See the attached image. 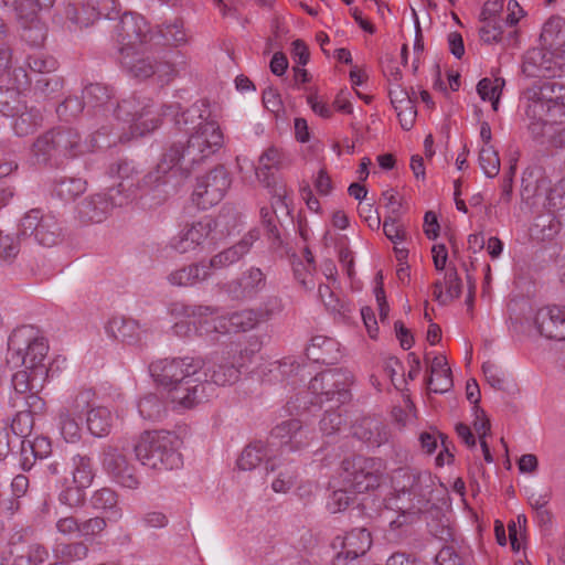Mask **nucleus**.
<instances>
[{
  "mask_svg": "<svg viewBox=\"0 0 565 565\" xmlns=\"http://www.w3.org/2000/svg\"><path fill=\"white\" fill-rule=\"evenodd\" d=\"M226 354L218 356L214 353L213 366L203 373L205 362L200 356L158 360L150 364L149 371L172 403L183 408H192L207 397V376L220 386L231 385L239 380L242 364L237 363L235 356L231 358L230 352Z\"/></svg>",
  "mask_w": 565,
  "mask_h": 565,
  "instance_id": "f257e3e1",
  "label": "nucleus"
},
{
  "mask_svg": "<svg viewBox=\"0 0 565 565\" xmlns=\"http://www.w3.org/2000/svg\"><path fill=\"white\" fill-rule=\"evenodd\" d=\"M224 145V137L215 121H200L185 143L175 142L169 148L170 156L179 161L181 177H189L191 172L209 157L217 152Z\"/></svg>",
  "mask_w": 565,
  "mask_h": 565,
  "instance_id": "f03ea898",
  "label": "nucleus"
},
{
  "mask_svg": "<svg viewBox=\"0 0 565 565\" xmlns=\"http://www.w3.org/2000/svg\"><path fill=\"white\" fill-rule=\"evenodd\" d=\"M7 362L12 367H26L33 370V376L38 380H47L50 369L47 366L49 344L44 337L32 326H24L13 331L8 342Z\"/></svg>",
  "mask_w": 565,
  "mask_h": 565,
  "instance_id": "7ed1b4c3",
  "label": "nucleus"
},
{
  "mask_svg": "<svg viewBox=\"0 0 565 565\" xmlns=\"http://www.w3.org/2000/svg\"><path fill=\"white\" fill-rule=\"evenodd\" d=\"M83 99L86 106L85 121L92 130L94 147H110L115 143V140H107L110 136V117L116 104L114 89L100 83L89 84L83 89Z\"/></svg>",
  "mask_w": 565,
  "mask_h": 565,
  "instance_id": "20e7f679",
  "label": "nucleus"
},
{
  "mask_svg": "<svg viewBox=\"0 0 565 565\" xmlns=\"http://www.w3.org/2000/svg\"><path fill=\"white\" fill-rule=\"evenodd\" d=\"M526 119H547L551 124L565 121V86L555 82L533 85L522 93Z\"/></svg>",
  "mask_w": 565,
  "mask_h": 565,
  "instance_id": "39448f33",
  "label": "nucleus"
},
{
  "mask_svg": "<svg viewBox=\"0 0 565 565\" xmlns=\"http://www.w3.org/2000/svg\"><path fill=\"white\" fill-rule=\"evenodd\" d=\"M161 116L160 109L149 97L131 95L120 102L116 100L109 124L110 136L114 135L115 122L121 121L129 124L134 136L142 137L160 126Z\"/></svg>",
  "mask_w": 565,
  "mask_h": 565,
  "instance_id": "423d86ee",
  "label": "nucleus"
},
{
  "mask_svg": "<svg viewBox=\"0 0 565 565\" xmlns=\"http://www.w3.org/2000/svg\"><path fill=\"white\" fill-rule=\"evenodd\" d=\"M81 152V136L73 128L51 129L39 136L32 145L36 162L44 164H58L63 159L74 158Z\"/></svg>",
  "mask_w": 565,
  "mask_h": 565,
  "instance_id": "0eeeda50",
  "label": "nucleus"
},
{
  "mask_svg": "<svg viewBox=\"0 0 565 565\" xmlns=\"http://www.w3.org/2000/svg\"><path fill=\"white\" fill-rule=\"evenodd\" d=\"M183 441L169 430H145L122 448L119 457L135 455L136 459H170L180 457L179 449Z\"/></svg>",
  "mask_w": 565,
  "mask_h": 565,
  "instance_id": "6e6552de",
  "label": "nucleus"
},
{
  "mask_svg": "<svg viewBox=\"0 0 565 565\" xmlns=\"http://www.w3.org/2000/svg\"><path fill=\"white\" fill-rule=\"evenodd\" d=\"M31 85V78L23 67L0 70V113L7 117L15 115L26 105L21 90Z\"/></svg>",
  "mask_w": 565,
  "mask_h": 565,
  "instance_id": "1a4fd4ad",
  "label": "nucleus"
},
{
  "mask_svg": "<svg viewBox=\"0 0 565 565\" xmlns=\"http://www.w3.org/2000/svg\"><path fill=\"white\" fill-rule=\"evenodd\" d=\"M353 383V374L344 369H330L316 375L309 384V390L319 403L332 401L344 404L349 397V386Z\"/></svg>",
  "mask_w": 565,
  "mask_h": 565,
  "instance_id": "9d476101",
  "label": "nucleus"
},
{
  "mask_svg": "<svg viewBox=\"0 0 565 565\" xmlns=\"http://www.w3.org/2000/svg\"><path fill=\"white\" fill-rule=\"evenodd\" d=\"M171 154L170 148H168L159 163L143 175V178L137 182V190L152 193L153 199L159 202L164 201L173 190L171 185V178L180 174L179 161Z\"/></svg>",
  "mask_w": 565,
  "mask_h": 565,
  "instance_id": "9b49d317",
  "label": "nucleus"
},
{
  "mask_svg": "<svg viewBox=\"0 0 565 565\" xmlns=\"http://www.w3.org/2000/svg\"><path fill=\"white\" fill-rule=\"evenodd\" d=\"M20 234L33 236L35 242L46 247H52L62 241V228L56 217L39 209L29 211L22 217Z\"/></svg>",
  "mask_w": 565,
  "mask_h": 565,
  "instance_id": "f8f14e48",
  "label": "nucleus"
},
{
  "mask_svg": "<svg viewBox=\"0 0 565 565\" xmlns=\"http://www.w3.org/2000/svg\"><path fill=\"white\" fill-rule=\"evenodd\" d=\"M231 183L227 169L224 166H217L196 179L193 196L201 209H209L222 201Z\"/></svg>",
  "mask_w": 565,
  "mask_h": 565,
  "instance_id": "ddd939ff",
  "label": "nucleus"
},
{
  "mask_svg": "<svg viewBox=\"0 0 565 565\" xmlns=\"http://www.w3.org/2000/svg\"><path fill=\"white\" fill-rule=\"evenodd\" d=\"M218 222L220 220L204 216L196 222L186 223L179 234L171 239L170 246L175 252L185 254L199 247H204L206 243H214L216 239L214 231Z\"/></svg>",
  "mask_w": 565,
  "mask_h": 565,
  "instance_id": "4468645a",
  "label": "nucleus"
},
{
  "mask_svg": "<svg viewBox=\"0 0 565 565\" xmlns=\"http://www.w3.org/2000/svg\"><path fill=\"white\" fill-rule=\"evenodd\" d=\"M266 321V315L257 309H244L226 316L213 318L201 326L205 332L226 334L231 332H246Z\"/></svg>",
  "mask_w": 565,
  "mask_h": 565,
  "instance_id": "2eb2a0df",
  "label": "nucleus"
},
{
  "mask_svg": "<svg viewBox=\"0 0 565 565\" xmlns=\"http://www.w3.org/2000/svg\"><path fill=\"white\" fill-rule=\"evenodd\" d=\"M522 71L527 77H561L565 75V57L533 47L524 55Z\"/></svg>",
  "mask_w": 565,
  "mask_h": 565,
  "instance_id": "dca6fc26",
  "label": "nucleus"
},
{
  "mask_svg": "<svg viewBox=\"0 0 565 565\" xmlns=\"http://www.w3.org/2000/svg\"><path fill=\"white\" fill-rule=\"evenodd\" d=\"M126 204L125 198H117L114 191L89 195L76 206V217L84 224L100 223L107 218L115 206Z\"/></svg>",
  "mask_w": 565,
  "mask_h": 565,
  "instance_id": "f3484780",
  "label": "nucleus"
},
{
  "mask_svg": "<svg viewBox=\"0 0 565 565\" xmlns=\"http://www.w3.org/2000/svg\"><path fill=\"white\" fill-rule=\"evenodd\" d=\"M371 546V533L364 527L339 535L332 542V547L337 551L333 565H348V561H354L364 555Z\"/></svg>",
  "mask_w": 565,
  "mask_h": 565,
  "instance_id": "a211bd4d",
  "label": "nucleus"
},
{
  "mask_svg": "<svg viewBox=\"0 0 565 565\" xmlns=\"http://www.w3.org/2000/svg\"><path fill=\"white\" fill-rule=\"evenodd\" d=\"M341 479L348 489L356 493L371 491L381 486L373 461H343Z\"/></svg>",
  "mask_w": 565,
  "mask_h": 565,
  "instance_id": "6ab92c4d",
  "label": "nucleus"
},
{
  "mask_svg": "<svg viewBox=\"0 0 565 565\" xmlns=\"http://www.w3.org/2000/svg\"><path fill=\"white\" fill-rule=\"evenodd\" d=\"M149 33L150 28L143 17L134 12L124 13L115 28L117 42L121 45L120 54L122 50L129 52L147 42Z\"/></svg>",
  "mask_w": 565,
  "mask_h": 565,
  "instance_id": "aec40b11",
  "label": "nucleus"
},
{
  "mask_svg": "<svg viewBox=\"0 0 565 565\" xmlns=\"http://www.w3.org/2000/svg\"><path fill=\"white\" fill-rule=\"evenodd\" d=\"M265 287V274L257 267H250L238 278L225 282L222 290L234 300H246L255 298Z\"/></svg>",
  "mask_w": 565,
  "mask_h": 565,
  "instance_id": "412c9836",
  "label": "nucleus"
},
{
  "mask_svg": "<svg viewBox=\"0 0 565 565\" xmlns=\"http://www.w3.org/2000/svg\"><path fill=\"white\" fill-rule=\"evenodd\" d=\"M541 335L565 341V306H547L537 310L534 319Z\"/></svg>",
  "mask_w": 565,
  "mask_h": 565,
  "instance_id": "4be33fe9",
  "label": "nucleus"
},
{
  "mask_svg": "<svg viewBox=\"0 0 565 565\" xmlns=\"http://www.w3.org/2000/svg\"><path fill=\"white\" fill-rule=\"evenodd\" d=\"M270 448L278 447L288 451L300 449L307 445L306 431L299 419H288L276 425L270 433Z\"/></svg>",
  "mask_w": 565,
  "mask_h": 565,
  "instance_id": "5701e85b",
  "label": "nucleus"
},
{
  "mask_svg": "<svg viewBox=\"0 0 565 565\" xmlns=\"http://www.w3.org/2000/svg\"><path fill=\"white\" fill-rule=\"evenodd\" d=\"M352 435L367 448H377L388 440L386 426L379 417L365 416L352 425Z\"/></svg>",
  "mask_w": 565,
  "mask_h": 565,
  "instance_id": "b1692460",
  "label": "nucleus"
},
{
  "mask_svg": "<svg viewBox=\"0 0 565 565\" xmlns=\"http://www.w3.org/2000/svg\"><path fill=\"white\" fill-rule=\"evenodd\" d=\"M24 409L19 411L11 422V429L18 437L28 436L34 425V415L42 414L45 402L38 394L29 393L23 397Z\"/></svg>",
  "mask_w": 565,
  "mask_h": 565,
  "instance_id": "393cba45",
  "label": "nucleus"
},
{
  "mask_svg": "<svg viewBox=\"0 0 565 565\" xmlns=\"http://www.w3.org/2000/svg\"><path fill=\"white\" fill-rule=\"evenodd\" d=\"M258 238L257 230L249 231L238 243L214 255L207 263L210 269H221L237 263L250 250Z\"/></svg>",
  "mask_w": 565,
  "mask_h": 565,
  "instance_id": "a878e982",
  "label": "nucleus"
},
{
  "mask_svg": "<svg viewBox=\"0 0 565 565\" xmlns=\"http://www.w3.org/2000/svg\"><path fill=\"white\" fill-rule=\"evenodd\" d=\"M109 173L120 179V182L109 191H114L117 198H125L127 203L137 192L135 164L128 160H120L110 167Z\"/></svg>",
  "mask_w": 565,
  "mask_h": 565,
  "instance_id": "bb28decb",
  "label": "nucleus"
},
{
  "mask_svg": "<svg viewBox=\"0 0 565 565\" xmlns=\"http://www.w3.org/2000/svg\"><path fill=\"white\" fill-rule=\"evenodd\" d=\"M211 269L207 263H193L171 271L167 279L170 285L177 287H191L203 282L211 277Z\"/></svg>",
  "mask_w": 565,
  "mask_h": 565,
  "instance_id": "cd10ccee",
  "label": "nucleus"
},
{
  "mask_svg": "<svg viewBox=\"0 0 565 565\" xmlns=\"http://www.w3.org/2000/svg\"><path fill=\"white\" fill-rule=\"evenodd\" d=\"M306 355L316 363L333 364L340 358L339 343L324 335H316L306 349Z\"/></svg>",
  "mask_w": 565,
  "mask_h": 565,
  "instance_id": "c85d7f7f",
  "label": "nucleus"
},
{
  "mask_svg": "<svg viewBox=\"0 0 565 565\" xmlns=\"http://www.w3.org/2000/svg\"><path fill=\"white\" fill-rule=\"evenodd\" d=\"M126 51L127 50H122L121 64L131 76L146 79L154 75L156 60L152 56L141 54L135 50Z\"/></svg>",
  "mask_w": 565,
  "mask_h": 565,
  "instance_id": "c756f323",
  "label": "nucleus"
},
{
  "mask_svg": "<svg viewBox=\"0 0 565 565\" xmlns=\"http://www.w3.org/2000/svg\"><path fill=\"white\" fill-rule=\"evenodd\" d=\"M284 157V152L276 147H269L259 157L256 177L266 188H270L277 181V178L270 173V170L279 169Z\"/></svg>",
  "mask_w": 565,
  "mask_h": 565,
  "instance_id": "7c9ffc66",
  "label": "nucleus"
},
{
  "mask_svg": "<svg viewBox=\"0 0 565 565\" xmlns=\"http://www.w3.org/2000/svg\"><path fill=\"white\" fill-rule=\"evenodd\" d=\"M428 390L434 393H446L452 387L451 370L445 356H435L430 365Z\"/></svg>",
  "mask_w": 565,
  "mask_h": 565,
  "instance_id": "2f4dec72",
  "label": "nucleus"
},
{
  "mask_svg": "<svg viewBox=\"0 0 565 565\" xmlns=\"http://www.w3.org/2000/svg\"><path fill=\"white\" fill-rule=\"evenodd\" d=\"M72 473L76 490L68 489L61 498L62 501L67 502L70 505L77 504L82 501L81 489L89 487L94 478L89 461H77Z\"/></svg>",
  "mask_w": 565,
  "mask_h": 565,
  "instance_id": "473e14b6",
  "label": "nucleus"
},
{
  "mask_svg": "<svg viewBox=\"0 0 565 565\" xmlns=\"http://www.w3.org/2000/svg\"><path fill=\"white\" fill-rule=\"evenodd\" d=\"M113 424L114 416L109 408L98 405L88 409L86 427L94 437L107 436L111 431Z\"/></svg>",
  "mask_w": 565,
  "mask_h": 565,
  "instance_id": "72a5a7b5",
  "label": "nucleus"
},
{
  "mask_svg": "<svg viewBox=\"0 0 565 565\" xmlns=\"http://www.w3.org/2000/svg\"><path fill=\"white\" fill-rule=\"evenodd\" d=\"M14 119L12 127L14 134L19 137H24L33 134L43 121V116L35 107L24 106V109L19 111Z\"/></svg>",
  "mask_w": 565,
  "mask_h": 565,
  "instance_id": "f704fd0d",
  "label": "nucleus"
},
{
  "mask_svg": "<svg viewBox=\"0 0 565 565\" xmlns=\"http://www.w3.org/2000/svg\"><path fill=\"white\" fill-rule=\"evenodd\" d=\"M78 415L70 413L67 409L60 408L56 416V426L62 438L68 444H76L82 438V425Z\"/></svg>",
  "mask_w": 565,
  "mask_h": 565,
  "instance_id": "c9c22d12",
  "label": "nucleus"
},
{
  "mask_svg": "<svg viewBox=\"0 0 565 565\" xmlns=\"http://www.w3.org/2000/svg\"><path fill=\"white\" fill-rule=\"evenodd\" d=\"M64 14L70 22V30L87 28L98 20L97 13L92 10L87 3H83L82 6L67 3L64 9Z\"/></svg>",
  "mask_w": 565,
  "mask_h": 565,
  "instance_id": "e433bc0d",
  "label": "nucleus"
},
{
  "mask_svg": "<svg viewBox=\"0 0 565 565\" xmlns=\"http://www.w3.org/2000/svg\"><path fill=\"white\" fill-rule=\"evenodd\" d=\"M86 190V181L75 177H58L53 182L52 193L63 201H72Z\"/></svg>",
  "mask_w": 565,
  "mask_h": 565,
  "instance_id": "4c0bfd02",
  "label": "nucleus"
},
{
  "mask_svg": "<svg viewBox=\"0 0 565 565\" xmlns=\"http://www.w3.org/2000/svg\"><path fill=\"white\" fill-rule=\"evenodd\" d=\"M106 471L122 487L134 489L138 486V477L131 461H105Z\"/></svg>",
  "mask_w": 565,
  "mask_h": 565,
  "instance_id": "58836bf2",
  "label": "nucleus"
},
{
  "mask_svg": "<svg viewBox=\"0 0 565 565\" xmlns=\"http://www.w3.org/2000/svg\"><path fill=\"white\" fill-rule=\"evenodd\" d=\"M544 44L558 49L565 44V20L559 17L548 19L541 32Z\"/></svg>",
  "mask_w": 565,
  "mask_h": 565,
  "instance_id": "ea45409f",
  "label": "nucleus"
},
{
  "mask_svg": "<svg viewBox=\"0 0 565 565\" xmlns=\"http://www.w3.org/2000/svg\"><path fill=\"white\" fill-rule=\"evenodd\" d=\"M96 399V392L93 388H81L73 396L68 398L66 405L61 408L67 409L74 415H78L82 418V414H88V409L95 407L94 403Z\"/></svg>",
  "mask_w": 565,
  "mask_h": 565,
  "instance_id": "a19ab883",
  "label": "nucleus"
},
{
  "mask_svg": "<svg viewBox=\"0 0 565 565\" xmlns=\"http://www.w3.org/2000/svg\"><path fill=\"white\" fill-rule=\"evenodd\" d=\"M21 459H46L52 454V444L47 437L39 436L34 439L20 440Z\"/></svg>",
  "mask_w": 565,
  "mask_h": 565,
  "instance_id": "79ce46f5",
  "label": "nucleus"
},
{
  "mask_svg": "<svg viewBox=\"0 0 565 565\" xmlns=\"http://www.w3.org/2000/svg\"><path fill=\"white\" fill-rule=\"evenodd\" d=\"M30 78L31 83H33V92L39 97H51L58 93L63 87L62 77L54 72Z\"/></svg>",
  "mask_w": 565,
  "mask_h": 565,
  "instance_id": "37998d69",
  "label": "nucleus"
},
{
  "mask_svg": "<svg viewBox=\"0 0 565 565\" xmlns=\"http://www.w3.org/2000/svg\"><path fill=\"white\" fill-rule=\"evenodd\" d=\"M92 505L96 510H103L108 514V519L114 521L120 519L121 512L117 508L116 493L109 489H102L92 497Z\"/></svg>",
  "mask_w": 565,
  "mask_h": 565,
  "instance_id": "c03bdc74",
  "label": "nucleus"
},
{
  "mask_svg": "<svg viewBox=\"0 0 565 565\" xmlns=\"http://www.w3.org/2000/svg\"><path fill=\"white\" fill-rule=\"evenodd\" d=\"M45 381L35 379L33 370H28L26 367L17 371L11 380L15 394L21 395L22 398L28 395L29 391L42 387Z\"/></svg>",
  "mask_w": 565,
  "mask_h": 565,
  "instance_id": "a18cd8bd",
  "label": "nucleus"
},
{
  "mask_svg": "<svg viewBox=\"0 0 565 565\" xmlns=\"http://www.w3.org/2000/svg\"><path fill=\"white\" fill-rule=\"evenodd\" d=\"M472 411L475 416L473 428L480 440L483 459H493L490 448L486 441V436L490 433V420L480 406H473Z\"/></svg>",
  "mask_w": 565,
  "mask_h": 565,
  "instance_id": "49530a36",
  "label": "nucleus"
},
{
  "mask_svg": "<svg viewBox=\"0 0 565 565\" xmlns=\"http://www.w3.org/2000/svg\"><path fill=\"white\" fill-rule=\"evenodd\" d=\"M290 259L295 279L305 290H312L316 285L313 279L316 267L303 263L296 254H292Z\"/></svg>",
  "mask_w": 565,
  "mask_h": 565,
  "instance_id": "de8ad7c7",
  "label": "nucleus"
},
{
  "mask_svg": "<svg viewBox=\"0 0 565 565\" xmlns=\"http://www.w3.org/2000/svg\"><path fill=\"white\" fill-rule=\"evenodd\" d=\"M26 65L31 71L30 77H38L51 72H55L57 68V62L51 56H46L43 53H34L26 57Z\"/></svg>",
  "mask_w": 565,
  "mask_h": 565,
  "instance_id": "09e8293b",
  "label": "nucleus"
},
{
  "mask_svg": "<svg viewBox=\"0 0 565 565\" xmlns=\"http://www.w3.org/2000/svg\"><path fill=\"white\" fill-rule=\"evenodd\" d=\"M168 311L174 319L190 318V317H204L212 315L214 310L209 306H190L181 301L171 302Z\"/></svg>",
  "mask_w": 565,
  "mask_h": 565,
  "instance_id": "8fccbe9b",
  "label": "nucleus"
},
{
  "mask_svg": "<svg viewBox=\"0 0 565 565\" xmlns=\"http://www.w3.org/2000/svg\"><path fill=\"white\" fill-rule=\"evenodd\" d=\"M139 414L150 420H158L164 414V405L154 394H148L138 403Z\"/></svg>",
  "mask_w": 565,
  "mask_h": 565,
  "instance_id": "3c124183",
  "label": "nucleus"
},
{
  "mask_svg": "<svg viewBox=\"0 0 565 565\" xmlns=\"http://www.w3.org/2000/svg\"><path fill=\"white\" fill-rule=\"evenodd\" d=\"M479 164L488 178H494L499 173L500 159L493 146H483L480 149Z\"/></svg>",
  "mask_w": 565,
  "mask_h": 565,
  "instance_id": "603ef678",
  "label": "nucleus"
},
{
  "mask_svg": "<svg viewBox=\"0 0 565 565\" xmlns=\"http://www.w3.org/2000/svg\"><path fill=\"white\" fill-rule=\"evenodd\" d=\"M85 110L86 106L83 97L79 98L77 96H70L65 98L56 108L57 116L64 121H71L77 118L79 114H85Z\"/></svg>",
  "mask_w": 565,
  "mask_h": 565,
  "instance_id": "864d4df0",
  "label": "nucleus"
},
{
  "mask_svg": "<svg viewBox=\"0 0 565 565\" xmlns=\"http://www.w3.org/2000/svg\"><path fill=\"white\" fill-rule=\"evenodd\" d=\"M20 253L19 237L0 231V262L11 265Z\"/></svg>",
  "mask_w": 565,
  "mask_h": 565,
  "instance_id": "5fc2aeb1",
  "label": "nucleus"
},
{
  "mask_svg": "<svg viewBox=\"0 0 565 565\" xmlns=\"http://www.w3.org/2000/svg\"><path fill=\"white\" fill-rule=\"evenodd\" d=\"M277 469L278 475L271 482V489L276 493H287L295 483L296 473L289 466L286 465L270 467L271 471H275Z\"/></svg>",
  "mask_w": 565,
  "mask_h": 565,
  "instance_id": "6e6d98bb",
  "label": "nucleus"
},
{
  "mask_svg": "<svg viewBox=\"0 0 565 565\" xmlns=\"http://www.w3.org/2000/svg\"><path fill=\"white\" fill-rule=\"evenodd\" d=\"M45 36V28L38 19H31V21L22 28L21 39L31 46L42 45Z\"/></svg>",
  "mask_w": 565,
  "mask_h": 565,
  "instance_id": "4d7b16f0",
  "label": "nucleus"
},
{
  "mask_svg": "<svg viewBox=\"0 0 565 565\" xmlns=\"http://www.w3.org/2000/svg\"><path fill=\"white\" fill-rule=\"evenodd\" d=\"M318 295L327 310L330 312L344 316L348 311L345 303L335 296L328 285H319Z\"/></svg>",
  "mask_w": 565,
  "mask_h": 565,
  "instance_id": "13d9d810",
  "label": "nucleus"
},
{
  "mask_svg": "<svg viewBox=\"0 0 565 565\" xmlns=\"http://www.w3.org/2000/svg\"><path fill=\"white\" fill-rule=\"evenodd\" d=\"M162 38L172 45H179L186 42V33L183 22L175 19L170 23H166L160 30Z\"/></svg>",
  "mask_w": 565,
  "mask_h": 565,
  "instance_id": "bf43d9fd",
  "label": "nucleus"
},
{
  "mask_svg": "<svg viewBox=\"0 0 565 565\" xmlns=\"http://www.w3.org/2000/svg\"><path fill=\"white\" fill-rule=\"evenodd\" d=\"M210 113L207 110V104L204 100H200L194 103L190 108L185 111L181 113L177 116L175 122L177 125H188L194 124V118L207 121Z\"/></svg>",
  "mask_w": 565,
  "mask_h": 565,
  "instance_id": "052dcab7",
  "label": "nucleus"
},
{
  "mask_svg": "<svg viewBox=\"0 0 565 565\" xmlns=\"http://www.w3.org/2000/svg\"><path fill=\"white\" fill-rule=\"evenodd\" d=\"M345 423V418L339 412L327 411L319 425L323 436L331 437L338 433Z\"/></svg>",
  "mask_w": 565,
  "mask_h": 565,
  "instance_id": "680f3d73",
  "label": "nucleus"
},
{
  "mask_svg": "<svg viewBox=\"0 0 565 565\" xmlns=\"http://www.w3.org/2000/svg\"><path fill=\"white\" fill-rule=\"evenodd\" d=\"M273 451L269 444L263 440L249 443L242 451L239 459H271Z\"/></svg>",
  "mask_w": 565,
  "mask_h": 565,
  "instance_id": "e2e57ef3",
  "label": "nucleus"
},
{
  "mask_svg": "<svg viewBox=\"0 0 565 565\" xmlns=\"http://www.w3.org/2000/svg\"><path fill=\"white\" fill-rule=\"evenodd\" d=\"M348 488L333 491L327 500V510L330 513L343 512L352 502Z\"/></svg>",
  "mask_w": 565,
  "mask_h": 565,
  "instance_id": "0e129e2a",
  "label": "nucleus"
},
{
  "mask_svg": "<svg viewBox=\"0 0 565 565\" xmlns=\"http://www.w3.org/2000/svg\"><path fill=\"white\" fill-rule=\"evenodd\" d=\"M399 119V124L403 129L409 130L415 122L417 110L415 107V100L411 99L404 104H399L394 107Z\"/></svg>",
  "mask_w": 565,
  "mask_h": 565,
  "instance_id": "69168bd1",
  "label": "nucleus"
},
{
  "mask_svg": "<svg viewBox=\"0 0 565 565\" xmlns=\"http://www.w3.org/2000/svg\"><path fill=\"white\" fill-rule=\"evenodd\" d=\"M504 79L497 77L494 81L482 78L477 85V92L482 100H488L502 93Z\"/></svg>",
  "mask_w": 565,
  "mask_h": 565,
  "instance_id": "338daca9",
  "label": "nucleus"
},
{
  "mask_svg": "<svg viewBox=\"0 0 565 565\" xmlns=\"http://www.w3.org/2000/svg\"><path fill=\"white\" fill-rule=\"evenodd\" d=\"M263 104L267 110L273 113L276 117L284 113V104L278 90L271 86L263 92Z\"/></svg>",
  "mask_w": 565,
  "mask_h": 565,
  "instance_id": "774afa93",
  "label": "nucleus"
}]
</instances>
